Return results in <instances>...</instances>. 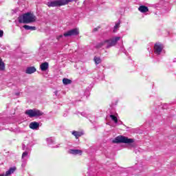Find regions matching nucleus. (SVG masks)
Listing matches in <instances>:
<instances>
[{
  "label": "nucleus",
  "mask_w": 176,
  "mask_h": 176,
  "mask_svg": "<svg viewBox=\"0 0 176 176\" xmlns=\"http://www.w3.org/2000/svg\"><path fill=\"white\" fill-rule=\"evenodd\" d=\"M18 21L21 24H30L36 21V16L31 12H27L18 17Z\"/></svg>",
  "instance_id": "1"
},
{
  "label": "nucleus",
  "mask_w": 176,
  "mask_h": 176,
  "mask_svg": "<svg viewBox=\"0 0 176 176\" xmlns=\"http://www.w3.org/2000/svg\"><path fill=\"white\" fill-rule=\"evenodd\" d=\"M118 41H120V36L113 37L112 38H109L102 41L96 45L97 49H100L102 47V46H106L107 49H109V47H112L115 46L116 43H118Z\"/></svg>",
  "instance_id": "2"
},
{
  "label": "nucleus",
  "mask_w": 176,
  "mask_h": 176,
  "mask_svg": "<svg viewBox=\"0 0 176 176\" xmlns=\"http://www.w3.org/2000/svg\"><path fill=\"white\" fill-rule=\"evenodd\" d=\"M76 1L78 0H55L49 1L47 3L48 8H57V6H64V5H68L69 2Z\"/></svg>",
  "instance_id": "3"
},
{
  "label": "nucleus",
  "mask_w": 176,
  "mask_h": 176,
  "mask_svg": "<svg viewBox=\"0 0 176 176\" xmlns=\"http://www.w3.org/2000/svg\"><path fill=\"white\" fill-rule=\"evenodd\" d=\"M134 139L129 138L126 136L119 135L113 140V144H133L135 142Z\"/></svg>",
  "instance_id": "4"
},
{
  "label": "nucleus",
  "mask_w": 176,
  "mask_h": 176,
  "mask_svg": "<svg viewBox=\"0 0 176 176\" xmlns=\"http://www.w3.org/2000/svg\"><path fill=\"white\" fill-rule=\"evenodd\" d=\"M25 113L29 118H39V116H43V112L36 109L26 110Z\"/></svg>",
  "instance_id": "5"
},
{
  "label": "nucleus",
  "mask_w": 176,
  "mask_h": 176,
  "mask_svg": "<svg viewBox=\"0 0 176 176\" xmlns=\"http://www.w3.org/2000/svg\"><path fill=\"white\" fill-rule=\"evenodd\" d=\"M76 35H79V29L78 28L72 29L63 34V36L65 38H68V36H76Z\"/></svg>",
  "instance_id": "6"
},
{
  "label": "nucleus",
  "mask_w": 176,
  "mask_h": 176,
  "mask_svg": "<svg viewBox=\"0 0 176 176\" xmlns=\"http://www.w3.org/2000/svg\"><path fill=\"white\" fill-rule=\"evenodd\" d=\"M163 44L160 43H157L154 45V53L155 54H157V56H159L162 50H163Z\"/></svg>",
  "instance_id": "7"
},
{
  "label": "nucleus",
  "mask_w": 176,
  "mask_h": 176,
  "mask_svg": "<svg viewBox=\"0 0 176 176\" xmlns=\"http://www.w3.org/2000/svg\"><path fill=\"white\" fill-rule=\"evenodd\" d=\"M22 149L23 151H25V152H23L22 154V159H24V157L28 156V153L31 152V148H30V146H28V144L25 145V144H23Z\"/></svg>",
  "instance_id": "8"
},
{
  "label": "nucleus",
  "mask_w": 176,
  "mask_h": 176,
  "mask_svg": "<svg viewBox=\"0 0 176 176\" xmlns=\"http://www.w3.org/2000/svg\"><path fill=\"white\" fill-rule=\"evenodd\" d=\"M68 153H70V155H82V150L79 149H69L68 151Z\"/></svg>",
  "instance_id": "9"
},
{
  "label": "nucleus",
  "mask_w": 176,
  "mask_h": 176,
  "mask_svg": "<svg viewBox=\"0 0 176 176\" xmlns=\"http://www.w3.org/2000/svg\"><path fill=\"white\" fill-rule=\"evenodd\" d=\"M30 129H32V130H38L39 129V124L36 122H32L29 124Z\"/></svg>",
  "instance_id": "10"
},
{
  "label": "nucleus",
  "mask_w": 176,
  "mask_h": 176,
  "mask_svg": "<svg viewBox=\"0 0 176 176\" xmlns=\"http://www.w3.org/2000/svg\"><path fill=\"white\" fill-rule=\"evenodd\" d=\"M34 72H36V69L35 67H29L25 70V74H28L29 75L34 74Z\"/></svg>",
  "instance_id": "11"
},
{
  "label": "nucleus",
  "mask_w": 176,
  "mask_h": 176,
  "mask_svg": "<svg viewBox=\"0 0 176 176\" xmlns=\"http://www.w3.org/2000/svg\"><path fill=\"white\" fill-rule=\"evenodd\" d=\"M40 68H41V71H43V72L47 71V69H49V63L45 62V63H42L40 65Z\"/></svg>",
  "instance_id": "12"
},
{
  "label": "nucleus",
  "mask_w": 176,
  "mask_h": 176,
  "mask_svg": "<svg viewBox=\"0 0 176 176\" xmlns=\"http://www.w3.org/2000/svg\"><path fill=\"white\" fill-rule=\"evenodd\" d=\"M138 10L141 12V13H146V12L149 11V9L148 8V7L145 6H140L138 8Z\"/></svg>",
  "instance_id": "13"
},
{
  "label": "nucleus",
  "mask_w": 176,
  "mask_h": 176,
  "mask_svg": "<svg viewBox=\"0 0 176 176\" xmlns=\"http://www.w3.org/2000/svg\"><path fill=\"white\" fill-rule=\"evenodd\" d=\"M15 171L16 167L10 168V169L6 172V176L12 175V174H13V173H14Z\"/></svg>",
  "instance_id": "14"
},
{
  "label": "nucleus",
  "mask_w": 176,
  "mask_h": 176,
  "mask_svg": "<svg viewBox=\"0 0 176 176\" xmlns=\"http://www.w3.org/2000/svg\"><path fill=\"white\" fill-rule=\"evenodd\" d=\"M23 28H25V30H26L27 31H35V30H36V28L35 26H30L28 25H23Z\"/></svg>",
  "instance_id": "15"
},
{
  "label": "nucleus",
  "mask_w": 176,
  "mask_h": 176,
  "mask_svg": "<svg viewBox=\"0 0 176 176\" xmlns=\"http://www.w3.org/2000/svg\"><path fill=\"white\" fill-rule=\"evenodd\" d=\"M72 135H74L76 139H78L79 137H82V133L76 131H74L72 132Z\"/></svg>",
  "instance_id": "16"
},
{
  "label": "nucleus",
  "mask_w": 176,
  "mask_h": 176,
  "mask_svg": "<svg viewBox=\"0 0 176 176\" xmlns=\"http://www.w3.org/2000/svg\"><path fill=\"white\" fill-rule=\"evenodd\" d=\"M0 71H5V63L2 60V58H0Z\"/></svg>",
  "instance_id": "17"
},
{
  "label": "nucleus",
  "mask_w": 176,
  "mask_h": 176,
  "mask_svg": "<svg viewBox=\"0 0 176 176\" xmlns=\"http://www.w3.org/2000/svg\"><path fill=\"white\" fill-rule=\"evenodd\" d=\"M63 85H71L72 83V80H71L68 78H63Z\"/></svg>",
  "instance_id": "18"
},
{
  "label": "nucleus",
  "mask_w": 176,
  "mask_h": 176,
  "mask_svg": "<svg viewBox=\"0 0 176 176\" xmlns=\"http://www.w3.org/2000/svg\"><path fill=\"white\" fill-rule=\"evenodd\" d=\"M46 141L48 145H52V144H54V139L53 138H48L46 139Z\"/></svg>",
  "instance_id": "19"
},
{
  "label": "nucleus",
  "mask_w": 176,
  "mask_h": 176,
  "mask_svg": "<svg viewBox=\"0 0 176 176\" xmlns=\"http://www.w3.org/2000/svg\"><path fill=\"white\" fill-rule=\"evenodd\" d=\"M94 61H95L96 65H98V64H101V58L100 57L95 56L94 58Z\"/></svg>",
  "instance_id": "20"
},
{
  "label": "nucleus",
  "mask_w": 176,
  "mask_h": 176,
  "mask_svg": "<svg viewBox=\"0 0 176 176\" xmlns=\"http://www.w3.org/2000/svg\"><path fill=\"white\" fill-rule=\"evenodd\" d=\"M119 28H120V22H118L116 23L113 32H116V31H118V30H119Z\"/></svg>",
  "instance_id": "21"
},
{
  "label": "nucleus",
  "mask_w": 176,
  "mask_h": 176,
  "mask_svg": "<svg viewBox=\"0 0 176 176\" xmlns=\"http://www.w3.org/2000/svg\"><path fill=\"white\" fill-rule=\"evenodd\" d=\"M111 119L114 121V123L118 124V117L113 115H110Z\"/></svg>",
  "instance_id": "22"
},
{
  "label": "nucleus",
  "mask_w": 176,
  "mask_h": 176,
  "mask_svg": "<svg viewBox=\"0 0 176 176\" xmlns=\"http://www.w3.org/2000/svg\"><path fill=\"white\" fill-rule=\"evenodd\" d=\"M63 36H64V35L60 34V35H59V36H58L56 37V39H57L58 41H60V39H61V38H63Z\"/></svg>",
  "instance_id": "23"
},
{
  "label": "nucleus",
  "mask_w": 176,
  "mask_h": 176,
  "mask_svg": "<svg viewBox=\"0 0 176 176\" xmlns=\"http://www.w3.org/2000/svg\"><path fill=\"white\" fill-rule=\"evenodd\" d=\"M98 30H100V27L95 28H94V30H93V32H97V31H98Z\"/></svg>",
  "instance_id": "24"
},
{
  "label": "nucleus",
  "mask_w": 176,
  "mask_h": 176,
  "mask_svg": "<svg viewBox=\"0 0 176 176\" xmlns=\"http://www.w3.org/2000/svg\"><path fill=\"white\" fill-rule=\"evenodd\" d=\"M80 115L82 116H84L85 118H87V114H86V113H85V112L80 113Z\"/></svg>",
  "instance_id": "25"
},
{
  "label": "nucleus",
  "mask_w": 176,
  "mask_h": 176,
  "mask_svg": "<svg viewBox=\"0 0 176 176\" xmlns=\"http://www.w3.org/2000/svg\"><path fill=\"white\" fill-rule=\"evenodd\" d=\"M3 36V31L0 30V38H2Z\"/></svg>",
  "instance_id": "26"
},
{
  "label": "nucleus",
  "mask_w": 176,
  "mask_h": 176,
  "mask_svg": "<svg viewBox=\"0 0 176 176\" xmlns=\"http://www.w3.org/2000/svg\"><path fill=\"white\" fill-rule=\"evenodd\" d=\"M118 124H122L123 122H122V121H119L117 122Z\"/></svg>",
  "instance_id": "27"
},
{
  "label": "nucleus",
  "mask_w": 176,
  "mask_h": 176,
  "mask_svg": "<svg viewBox=\"0 0 176 176\" xmlns=\"http://www.w3.org/2000/svg\"><path fill=\"white\" fill-rule=\"evenodd\" d=\"M58 93V91H54V94H55V96H57Z\"/></svg>",
  "instance_id": "28"
},
{
  "label": "nucleus",
  "mask_w": 176,
  "mask_h": 176,
  "mask_svg": "<svg viewBox=\"0 0 176 176\" xmlns=\"http://www.w3.org/2000/svg\"><path fill=\"white\" fill-rule=\"evenodd\" d=\"M52 148H58V145L54 146Z\"/></svg>",
  "instance_id": "29"
}]
</instances>
